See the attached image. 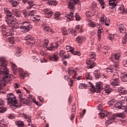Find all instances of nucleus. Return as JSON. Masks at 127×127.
Wrapping results in <instances>:
<instances>
[{"label": "nucleus", "mask_w": 127, "mask_h": 127, "mask_svg": "<svg viewBox=\"0 0 127 127\" xmlns=\"http://www.w3.org/2000/svg\"><path fill=\"white\" fill-rule=\"evenodd\" d=\"M91 7H92V8H96L97 7V3L96 2H93Z\"/></svg>", "instance_id": "64"}, {"label": "nucleus", "mask_w": 127, "mask_h": 127, "mask_svg": "<svg viewBox=\"0 0 127 127\" xmlns=\"http://www.w3.org/2000/svg\"><path fill=\"white\" fill-rule=\"evenodd\" d=\"M109 49L110 48L109 47H104L103 48V50L104 51V52H108Z\"/></svg>", "instance_id": "60"}, {"label": "nucleus", "mask_w": 127, "mask_h": 127, "mask_svg": "<svg viewBox=\"0 0 127 127\" xmlns=\"http://www.w3.org/2000/svg\"><path fill=\"white\" fill-rule=\"evenodd\" d=\"M16 93L19 99L20 104H26V100L25 99V95L21 92L20 89L16 90Z\"/></svg>", "instance_id": "8"}, {"label": "nucleus", "mask_w": 127, "mask_h": 127, "mask_svg": "<svg viewBox=\"0 0 127 127\" xmlns=\"http://www.w3.org/2000/svg\"><path fill=\"white\" fill-rule=\"evenodd\" d=\"M121 0H109L110 8H115L117 6V2H119Z\"/></svg>", "instance_id": "16"}, {"label": "nucleus", "mask_w": 127, "mask_h": 127, "mask_svg": "<svg viewBox=\"0 0 127 127\" xmlns=\"http://www.w3.org/2000/svg\"><path fill=\"white\" fill-rule=\"evenodd\" d=\"M9 119L11 120H13V119L15 118V115L13 114H10L8 116Z\"/></svg>", "instance_id": "56"}, {"label": "nucleus", "mask_w": 127, "mask_h": 127, "mask_svg": "<svg viewBox=\"0 0 127 127\" xmlns=\"http://www.w3.org/2000/svg\"><path fill=\"white\" fill-rule=\"evenodd\" d=\"M118 92L122 94H118L117 95L118 99H124V98H125V96H124V95H127V89L122 87H118Z\"/></svg>", "instance_id": "12"}, {"label": "nucleus", "mask_w": 127, "mask_h": 127, "mask_svg": "<svg viewBox=\"0 0 127 127\" xmlns=\"http://www.w3.org/2000/svg\"><path fill=\"white\" fill-rule=\"evenodd\" d=\"M66 49H69V52H71L73 55H77V56H81V53L80 52L74 51L73 48H71L69 46H66Z\"/></svg>", "instance_id": "17"}, {"label": "nucleus", "mask_w": 127, "mask_h": 127, "mask_svg": "<svg viewBox=\"0 0 127 127\" xmlns=\"http://www.w3.org/2000/svg\"><path fill=\"white\" fill-rule=\"evenodd\" d=\"M79 1V0H71L69 2L67 7L71 11L74 10L75 8V5L77 4V3Z\"/></svg>", "instance_id": "13"}, {"label": "nucleus", "mask_w": 127, "mask_h": 127, "mask_svg": "<svg viewBox=\"0 0 127 127\" xmlns=\"http://www.w3.org/2000/svg\"><path fill=\"white\" fill-rule=\"evenodd\" d=\"M7 29V27L5 26V25H2L1 26H0V30L1 31L2 33V31H5V30H6Z\"/></svg>", "instance_id": "47"}, {"label": "nucleus", "mask_w": 127, "mask_h": 127, "mask_svg": "<svg viewBox=\"0 0 127 127\" xmlns=\"http://www.w3.org/2000/svg\"><path fill=\"white\" fill-rule=\"evenodd\" d=\"M19 23L21 25L20 26V29L23 33L29 32L30 29L32 28V25L30 24V22L27 21H21Z\"/></svg>", "instance_id": "3"}, {"label": "nucleus", "mask_w": 127, "mask_h": 127, "mask_svg": "<svg viewBox=\"0 0 127 127\" xmlns=\"http://www.w3.org/2000/svg\"><path fill=\"white\" fill-rule=\"evenodd\" d=\"M55 17L56 18V19L57 20H58V19H59V18L58 17H59V16H60V13H59V12H57L55 13Z\"/></svg>", "instance_id": "55"}, {"label": "nucleus", "mask_w": 127, "mask_h": 127, "mask_svg": "<svg viewBox=\"0 0 127 127\" xmlns=\"http://www.w3.org/2000/svg\"><path fill=\"white\" fill-rule=\"evenodd\" d=\"M28 6L27 7V9H30L32 6H34V1L31 0L28 2Z\"/></svg>", "instance_id": "29"}, {"label": "nucleus", "mask_w": 127, "mask_h": 127, "mask_svg": "<svg viewBox=\"0 0 127 127\" xmlns=\"http://www.w3.org/2000/svg\"><path fill=\"white\" fill-rule=\"evenodd\" d=\"M86 113V109H83L82 111V113L80 114V118H83L85 114Z\"/></svg>", "instance_id": "63"}, {"label": "nucleus", "mask_w": 127, "mask_h": 127, "mask_svg": "<svg viewBox=\"0 0 127 127\" xmlns=\"http://www.w3.org/2000/svg\"><path fill=\"white\" fill-rule=\"evenodd\" d=\"M8 41L11 44H14L15 42L14 41V37L9 38L8 39Z\"/></svg>", "instance_id": "51"}, {"label": "nucleus", "mask_w": 127, "mask_h": 127, "mask_svg": "<svg viewBox=\"0 0 127 127\" xmlns=\"http://www.w3.org/2000/svg\"><path fill=\"white\" fill-rule=\"evenodd\" d=\"M77 71H78V68H74V69L72 70H68V74L69 75H72V74H76V72H77Z\"/></svg>", "instance_id": "37"}, {"label": "nucleus", "mask_w": 127, "mask_h": 127, "mask_svg": "<svg viewBox=\"0 0 127 127\" xmlns=\"http://www.w3.org/2000/svg\"><path fill=\"white\" fill-rule=\"evenodd\" d=\"M30 20H32L33 21H35V22H37V21H39V20H40V16L33 15H33H32L31 16Z\"/></svg>", "instance_id": "22"}, {"label": "nucleus", "mask_w": 127, "mask_h": 127, "mask_svg": "<svg viewBox=\"0 0 127 127\" xmlns=\"http://www.w3.org/2000/svg\"><path fill=\"white\" fill-rule=\"evenodd\" d=\"M114 70L115 69L113 67H108L107 68V72H111V73H113V72H114Z\"/></svg>", "instance_id": "54"}, {"label": "nucleus", "mask_w": 127, "mask_h": 127, "mask_svg": "<svg viewBox=\"0 0 127 127\" xmlns=\"http://www.w3.org/2000/svg\"><path fill=\"white\" fill-rule=\"evenodd\" d=\"M120 57H121V54L117 53L112 55L110 58V60L112 62L115 63V67L116 68H119V61H120Z\"/></svg>", "instance_id": "7"}, {"label": "nucleus", "mask_w": 127, "mask_h": 127, "mask_svg": "<svg viewBox=\"0 0 127 127\" xmlns=\"http://www.w3.org/2000/svg\"><path fill=\"white\" fill-rule=\"evenodd\" d=\"M33 13H34V10L29 11V12L25 10L22 11V14L24 17L27 19V20H30L31 16L33 15Z\"/></svg>", "instance_id": "11"}, {"label": "nucleus", "mask_w": 127, "mask_h": 127, "mask_svg": "<svg viewBox=\"0 0 127 127\" xmlns=\"http://www.w3.org/2000/svg\"><path fill=\"white\" fill-rule=\"evenodd\" d=\"M119 10H122L123 12H126V9H125V6L122 5L119 8Z\"/></svg>", "instance_id": "57"}, {"label": "nucleus", "mask_w": 127, "mask_h": 127, "mask_svg": "<svg viewBox=\"0 0 127 127\" xmlns=\"http://www.w3.org/2000/svg\"><path fill=\"white\" fill-rule=\"evenodd\" d=\"M18 72V73H19L20 77L21 76H23V73H24V72L23 71V70L22 69V68H19L17 69V71H16V73Z\"/></svg>", "instance_id": "38"}, {"label": "nucleus", "mask_w": 127, "mask_h": 127, "mask_svg": "<svg viewBox=\"0 0 127 127\" xmlns=\"http://www.w3.org/2000/svg\"><path fill=\"white\" fill-rule=\"evenodd\" d=\"M112 92V90L110 88H106L105 89V92L106 94H110Z\"/></svg>", "instance_id": "61"}, {"label": "nucleus", "mask_w": 127, "mask_h": 127, "mask_svg": "<svg viewBox=\"0 0 127 127\" xmlns=\"http://www.w3.org/2000/svg\"><path fill=\"white\" fill-rule=\"evenodd\" d=\"M116 100L114 99H112L111 100L108 101V105H110V107H112L114 108L115 107V105L116 104Z\"/></svg>", "instance_id": "30"}, {"label": "nucleus", "mask_w": 127, "mask_h": 127, "mask_svg": "<svg viewBox=\"0 0 127 127\" xmlns=\"http://www.w3.org/2000/svg\"><path fill=\"white\" fill-rule=\"evenodd\" d=\"M6 99L8 104H9L10 106L12 107H17V101L15 96L12 93H9L6 95Z\"/></svg>", "instance_id": "5"}, {"label": "nucleus", "mask_w": 127, "mask_h": 127, "mask_svg": "<svg viewBox=\"0 0 127 127\" xmlns=\"http://www.w3.org/2000/svg\"><path fill=\"white\" fill-rule=\"evenodd\" d=\"M121 80L122 82H127V73L122 75Z\"/></svg>", "instance_id": "34"}, {"label": "nucleus", "mask_w": 127, "mask_h": 127, "mask_svg": "<svg viewBox=\"0 0 127 127\" xmlns=\"http://www.w3.org/2000/svg\"><path fill=\"white\" fill-rule=\"evenodd\" d=\"M4 120H2L0 121V127H5V124H4Z\"/></svg>", "instance_id": "59"}, {"label": "nucleus", "mask_w": 127, "mask_h": 127, "mask_svg": "<svg viewBox=\"0 0 127 127\" xmlns=\"http://www.w3.org/2000/svg\"><path fill=\"white\" fill-rule=\"evenodd\" d=\"M76 40L78 43H82L83 41H85V40H86V38H85V36H78L76 38Z\"/></svg>", "instance_id": "24"}, {"label": "nucleus", "mask_w": 127, "mask_h": 127, "mask_svg": "<svg viewBox=\"0 0 127 127\" xmlns=\"http://www.w3.org/2000/svg\"><path fill=\"white\" fill-rule=\"evenodd\" d=\"M101 21L104 23L105 25H107V26H109L110 25V18L109 17H106L105 15H103L101 19Z\"/></svg>", "instance_id": "14"}, {"label": "nucleus", "mask_w": 127, "mask_h": 127, "mask_svg": "<svg viewBox=\"0 0 127 127\" xmlns=\"http://www.w3.org/2000/svg\"><path fill=\"white\" fill-rule=\"evenodd\" d=\"M52 46L55 49H56L59 46L58 45V43H54V44H52Z\"/></svg>", "instance_id": "58"}, {"label": "nucleus", "mask_w": 127, "mask_h": 127, "mask_svg": "<svg viewBox=\"0 0 127 127\" xmlns=\"http://www.w3.org/2000/svg\"><path fill=\"white\" fill-rule=\"evenodd\" d=\"M2 34L4 36H9L10 35H13V30L10 29L9 30H5L2 31Z\"/></svg>", "instance_id": "18"}, {"label": "nucleus", "mask_w": 127, "mask_h": 127, "mask_svg": "<svg viewBox=\"0 0 127 127\" xmlns=\"http://www.w3.org/2000/svg\"><path fill=\"white\" fill-rule=\"evenodd\" d=\"M44 30L45 31H47V32H52V29L50 28L49 26H46L44 28Z\"/></svg>", "instance_id": "45"}, {"label": "nucleus", "mask_w": 127, "mask_h": 127, "mask_svg": "<svg viewBox=\"0 0 127 127\" xmlns=\"http://www.w3.org/2000/svg\"><path fill=\"white\" fill-rule=\"evenodd\" d=\"M79 89H86L87 88V84L84 83H80L78 87Z\"/></svg>", "instance_id": "39"}, {"label": "nucleus", "mask_w": 127, "mask_h": 127, "mask_svg": "<svg viewBox=\"0 0 127 127\" xmlns=\"http://www.w3.org/2000/svg\"><path fill=\"white\" fill-rule=\"evenodd\" d=\"M95 60H96V54L94 52L90 53L89 59L86 62L87 67L88 69H92L93 67L96 66V63L94 62Z\"/></svg>", "instance_id": "4"}, {"label": "nucleus", "mask_w": 127, "mask_h": 127, "mask_svg": "<svg viewBox=\"0 0 127 127\" xmlns=\"http://www.w3.org/2000/svg\"><path fill=\"white\" fill-rule=\"evenodd\" d=\"M24 40H26V44L31 46L34 44L35 41L33 36L31 35H27L24 38Z\"/></svg>", "instance_id": "9"}, {"label": "nucleus", "mask_w": 127, "mask_h": 127, "mask_svg": "<svg viewBox=\"0 0 127 127\" xmlns=\"http://www.w3.org/2000/svg\"><path fill=\"white\" fill-rule=\"evenodd\" d=\"M26 76H28V73H27L26 72H24V73H23V75L21 76V78L22 79H24V78H25V77H26Z\"/></svg>", "instance_id": "62"}, {"label": "nucleus", "mask_w": 127, "mask_h": 127, "mask_svg": "<svg viewBox=\"0 0 127 127\" xmlns=\"http://www.w3.org/2000/svg\"><path fill=\"white\" fill-rule=\"evenodd\" d=\"M11 67L12 70H13L14 74H15L16 73V71H17V66H16V64H12Z\"/></svg>", "instance_id": "33"}, {"label": "nucleus", "mask_w": 127, "mask_h": 127, "mask_svg": "<svg viewBox=\"0 0 127 127\" xmlns=\"http://www.w3.org/2000/svg\"><path fill=\"white\" fill-rule=\"evenodd\" d=\"M114 108H115L116 110L117 109L118 110H122V109H125V107L122 104V103L116 102Z\"/></svg>", "instance_id": "20"}, {"label": "nucleus", "mask_w": 127, "mask_h": 127, "mask_svg": "<svg viewBox=\"0 0 127 127\" xmlns=\"http://www.w3.org/2000/svg\"><path fill=\"white\" fill-rule=\"evenodd\" d=\"M88 23L89 26H90V27H96V26H97L96 23L92 21L91 20L88 21Z\"/></svg>", "instance_id": "32"}, {"label": "nucleus", "mask_w": 127, "mask_h": 127, "mask_svg": "<svg viewBox=\"0 0 127 127\" xmlns=\"http://www.w3.org/2000/svg\"><path fill=\"white\" fill-rule=\"evenodd\" d=\"M43 44V47H45V48H47V46L48 45L49 41L48 40H44Z\"/></svg>", "instance_id": "49"}, {"label": "nucleus", "mask_w": 127, "mask_h": 127, "mask_svg": "<svg viewBox=\"0 0 127 127\" xmlns=\"http://www.w3.org/2000/svg\"><path fill=\"white\" fill-rule=\"evenodd\" d=\"M61 31L63 35H68V31H67V29L65 27L62 28Z\"/></svg>", "instance_id": "35"}, {"label": "nucleus", "mask_w": 127, "mask_h": 127, "mask_svg": "<svg viewBox=\"0 0 127 127\" xmlns=\"http://www.w3.org/2000/svg\"><path fill=\"white\" fill-rule=\"evenodd\" d=\"M75 112H76V105H74L72 106L71 114H75Z\"/></svg>", "instance_id": "53"}, {"label": "nucleus", "mask_w": 127, "mask_h": 127, "mask_svg": "<svg viewBox=\"0 0 127 127\" xmlns=\"http://www.w3.org/2000/svg\"><path fill=\"white\" fill-rule=\"evenodd\" d=\"M119 31L121 32V33H126V29L125 26L123 24H120L118 25Z\"/></svg>", "instance_id": "23"}, {"label": "nucleus", "mask_w": 127, "mask_h": 127, "mask_svg": "<svg viewBox=\"0 0 127 127\" xmlns=\"http://www.w3.org/2000/svg\"><path fill=\"white\" fill-rule=\"evenodd\" d=\"M7 111V108L6 107H0V113H5V111Z\"/></svg>", "instance_id": "44"}, {"label": "nucleus", "mask_w": 127, "mask_h": 127, "mask_svg": "<svg viewBox=\"0 0 127 127\" xmlns=\"http://www.w3.org/2000/svg\"><path fill=\"white\" fill-rule=\"evenodd\" d=\"M80 25H76L75 28H74V30L72 29L70 30L71 34H72V35H73L74 36H75V35H77V32L80 30Z\"/></svg>", "instance_id": "19"}, {"label": "nucleus", "mask_w": 127, "mask_h": 127, "mask_svg": "<svg viewBox=\"0 0 127 127\" xmlns=\"http://www.w3.org/2000/svg\"><path fill=\"white\" fill-rule=\"evenodd\" d=\"M101 118H105L106 121V124L108 125H111L114 122V120H116V118H125L126 114L123 113H118L113 115L107 114L106 112L101 111V113L99 114Z\"/></svg>", "instance_id": "2"}, {"label": "nucleus", "mask_w": 127, "mask_h": 127, "mask_svg": "<svg viewBox=\"0 0 127 127\" xmlns=\"http://www.w3.org/2000/svg\"><path fill=\"white\" fill-rule=\"evenodd\" d=\"M9 1L11 3L12 6H13V7H15L18 5L20 0H9Z\"/></svg>", "instance_id": "21"}, {"label": "nucleus", "mask_w": 127, "mask_h": 127, "mask_svg": "<svg viewBox=\"0 0 127 127\" xmlns=\"http://www.w3.org/2000/svg\"><path fill=\"white\" fill-rule=\"evenodd\" d=\"M22 117H23V118H24V119H28V124H29V123H31V120L30 119H29V117L28 115H26L23 114L22 115Z\"/></svg>", "instance_id": "50"}, {"label": "nucleus", "mask_w": 127, "mask_h": 127, "mask_svg": "<svg viewBox=\"0 0 127 127\" xmlns=\"http://www.w3.org/2000/svg\"><path fill=\"white\" fill-rule=\"evenodd\" d=\"M4 13L6 14L5 20H6V21H7L8 19H9V20H11V21H14L15 20V17H14L12 15H11V12H10V11H9L8 8H4Z\"/></svg>", "instance_id": "10"}, {"label": "nucleus", "mask_w": 127, "mask_h": 127, "mask_svg": "<svg viewBox=\"0 0 127 127\" xmlns=\"http://www.w3.org/2000/svg\"><path fill=\"white\" fill-rule=\"evenodd\" d=\"M73 78H71L70 79H69L67 80V81H68V85H69V86H72V85H73V84H74V81L75 80V77H74V76H72Z\"/></svg>", "instance_id": "36"}, {"label": "nucleus", "mask_w": 127, "mask_h": 127, "mask_svg": "<svg viewBox=\"0 0 127 127\" xmlns=\"http://www.w3.org/2000/svg\"><path fill=\"white\" fill-rule=\"evenodd\" d=\"M15 124L18 127H23V126H24V124L21 121H16Z\"/></svg>", "instance_id": "41"}, {"label": "nucleus", "mask_w": 127, "mask_h": 127, "mask_svg": "<svg viewBox=\"0 0 127 127\" xmlns=\"http://www.w3.org/2000/svg\"><path fill=\"white\" fill-rule=\"evenodd\" d=\"M126 42H127V34L125 33V37L122 40V43H123V44H126Z\"/></svg>", "instance_id": "52"}, {"label": "nucleus", "mask_w": 127, "mask_h": 127, "mask_svg": "<svg viewBox=\"0 0 127 127\" xmlns=\"http://www.w3.org/2000/svg\"><path fill=\"white\" fill-rule=\"evenodd\" d=\"M97 1H98L101 5L102 9H104V8H105V1H104V0H97Z\"/></svg>", "instance_id": "40"}, {"label": "nucleus", "mask_w": 127, "mask_h": 127, "mask_svg": "<svg viewBox=\"0 0 127 127\" xmlns=\"http://www.w3.org/2000/svg\"><path fill=\"white\" fill-rule=\"evenodd\" d=\"M5 21L6 23L8 24L9 27H11V28H14L15 27V24L13 23V21H11L9 19H8L7 21L5 20Z\"/></svg>", "instance_id": "25"}, {"label": "nucleus", "mask_w": 127, "mask_h": 127, "mask_svg": "<svg viewBox=\"0 0 127 127\" xmlns=\"http://www.w3.org/2000/svg\"><path fill=\"white\" fill-rule=\"evenodd\" d=\"M86 78L87 80H93V76L89 72L86 73Z\"/></svg>", "instance_id": "43"}, {"label": "nucleus", "mask_w": 127, "mask_h": 127, "mask_svg": "<svg viewBox=\"0 0 127 127\" xmlns=\"http://www.w3.org/2000/svg\"><path fill=\"white\" fill-rule=\"evenodd\" d=\"M50 61H57L58 60V56L56 55H54L49 57Z\"/></svg>", "instance_id": "28"}, {"label": "nucleus", "mask_w": 127, "mask_h": 127, "mask_svg": "<svg viewBox=\"0 0 127 127\" xmlns=\"http://www.w3.org/2000/svg\"><path fill=\"white\" fill-rule=\"evenodd\" d=\"M88 83L92 88V89L90 90L91 92H92V93H95V92H96V93H101L103 89V83L101 82H97L95 87L91 82H89Z\"/></svg>", "instance_id": "6"}, {"label": "nucleus", "mask_w": 127, "mask_h": 127, "mask_svg": "<svg viewBox=\"0 0 127 127\" xmlns=\"http://www.w3.org/2000/svg\"><path fill=\"white\" fill-rule=\"evenodd\" d=\"M119 79L116 78L114 80V81L111 82L112 86H114V87H116V86H119Z\"/></svg>", "instance_id": "31"}, {"label": "nucleus", "mask_w": 127, "mask_h": 127, "mask_svg": "<svg viewBox=\"0 0 127 127\" xmlns=\"http://www.w3.org/2000/svg\"><path fill=\"white\" fill-rule=\"evenodd\" d=\"M68 19H69V21L74 19V14L73 12H70L68 15Z\"/></svg>", "instance_id": "48"}, {"label": "nucleus", "mask_w": 127, "mask_h": 127, "mask_svg": "<svg viewBox=\"0 0 127 127\" xmlns=\"http://www.w3.org/2000/svg\"><path fill=\"white\" fill-rule=\"evenodd\" d=\"M22 54L21 53V50H20V49H18V50H17L16 52L15 55H16V56H17V57H20V56H21Z\"/></svg>", "instance_id": "42"}, {"label": "nucleus", "mask_w": 127, "mask_h": 127, "mask_svg": "<svg viewBox=\"0 0 127 127\" xmlns=\"http://www.w3.org/2000/svg\"><path fill=\"white\" fill-rule=\"evenodd\" d=\"M93 76L96 78V79H100L101 78V73L100 70L96 69L94 71Z\"/></svg>", "instance_id": "26"}, {"label": "nucleus", "mask_w": 127, "mask_h": 127, "mask_svg": "<svg viewBox=\"0 0 127 127\" xmlns=\"http://www.w3.org/2000/svg\"><path fill=\"white\" fill-rule=\"evenodd\" d=\"M12 13L14 16H16V17H19L20 16V12H19V10L16 9H13Z\"/></svg>", "instance_id": "27"}, {"label": "nucleus", "mask_w": 127, "mask_h": 127, "mask_svg": "<svg viewBox=\"0 0 127 127\" xmlns=\"http://www.w3.org/2000/svg\"><path fill=\"white\" fill-rule=\"evenodd\" d=\"M44 12L46 17H48V18H50V17H51L53 14V12L48 8L44 9Z\"/></svg>", "instance_id": "15"}, {"label": "nucleus", "mask_w": 127, "mask_h": 127, "mask_svg": "<svg viewBox=\"0 0 127 127\" xmlns=\"http://www.w3.org/2000/svg\"><path fill=\"white\" fill-rule=\"evenodd\" d=\"M7 66V61L5 58L1 57L0 59V75H3V80H0V90H2L3 87L6 86V83H11V77L8 74V69Z\"/></svg>", "instance_id": "1"}, {"label": "nucleus", "mask_w": 127, "mask_h": 127, "mask_svg": "<svg viewBox=\"0 0 127 127\" xmlns=\"http://www.w3.org/2000/svg\"><path fill=\"white\" fill-rule=\"evenodd\" d=\"M59 55H60V56L63 59L64 56H65V52L64 50L60 51Z\"/></svg>", "instance_id": "46"}]
</instances>
